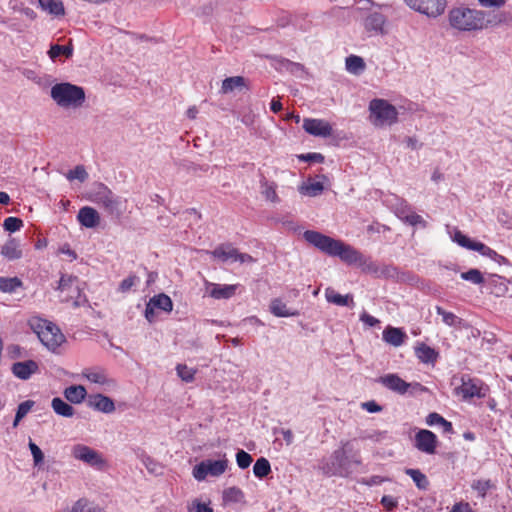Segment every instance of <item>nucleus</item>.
Wrapping results in <instances>:
<instances>
[{
	"instance_id": "1",
	"label": "nucleus",
	"mask_w": 512,
	"mask_h": 512,
	"mask_svg": "<svg viewBox=\"0 0 512 512\" xmlns=\"http://www.w3.org/2000/svg\"><path fill=\"white\" fill-rule=\"evenodd\" d=\"M505 20L506 15L503 12H485L466 7L454 8L449 12L450 25L459 31L482 30L500 25Z\"/></svg>"
},
{
	"instance_id": "2",
	"label": "nucleus",
	"mask_w": 512,
	"mask_h": 512,
	"mask_svg": "<svg viewBox=\"0 0 512 512\" xmlns=\"http://www.w3.org/2000/svg\"><path fill=\"white\" fill-rule=\"evenodd\" d=\"M303 238L322 253L331 257H339L348 265H357L363 259V254L353 246L321 232L306 230L303 233Z\"/></svg>"
},
{
	"instance_id": "3",
	"label": "nucleus",
	"mask_w": 512,
	"mask_h": 512,
	"mask_svg": "<svg viewBox=\"0 0 512 512\" xmlns=\"http://www.w3.org/2000/svg\"><path fill=\"white\" fill-rule=\"evenodd\" d=\"M50 96L62 108H80L86 100L84 89L69 82L52 86Z\"/></svg>"
},
{
	"instance_id": "4",
	"label": "nucleus",
	"mask_w": 512,
	"mask_h": 512,
	"mask_svg": "<svg viewBox=\"0 0 512 512\" xmlns=\"http://www.w3.org/2000/svg\"><path fill=\"white\" fill-rule=\"evenodd\" d=\"M88 199L101 207L107 215L119 218L122 215V201L103 183H95Z\"/></svg>"
},
{
	"instance_id": "5",
	"label": "nucleus",
	"mask_w": 512,
	"mask_h": 512,
	"mask_svg": "<svg viewBox=\"0 0 512 512\" xmlns=\"http://www.w3.org/2000/svg\"><path fill=\"white\" fill-rule=\"evenodd\" d=\"M41 343L51 352L57 353L59 347L66 341L60 328L51 321L39 319L35 327Z\"/></svg>"
},
{
	"instance_id": "6",
	"label": "nucleus",
	"mask_w": 512,
	"mask_h": 512,
	"mask_svg": "<svg viewBox=\"0 0 512 512\" xmlns=\"http://www.w3.org/2000/svg\"><path fill=\"white\" fill-rule=\"evenodd\" d=\"M371 123L375 126L391 125L397 120L396 108L384 99H373L369 103Z\"/></svg>"
},
{
	"instance_id": "7",
	"label": "nucleus",
	"mask_w": 512,
	"mask_h": 512,
	"mask_svg": "<svg viewBox=\"0 0 512 512\" xmlns=\"http://www.w3.org/2000/svg\"><path fill=\"white\" fill-rule=\"evenodd\" d=\"M350 442L343 443V446L337 450H335L331 455L332 463L325 464L322 467L324 474L328 476H342L347 477L352 473V469H350V462L347 456V452L349 450Z\"/></svg>"
},
{
	"instance_id": "8",
	"label": "nucleus",
	"mask_w": 512,
	"mask_h": 512,
	"mask_svg": "<svg viewBox=\"0 0 512 512\" xmlns=\"http://www.w3.org/2000/svg\"><path fill=\"white\" fill-rule=\"evenodd\" d=\"M228 467V460L224 456L219 460H203L193 467L192 475L197 481H203L208 475L219 477Z\"/></svg>"
},
{
	"instance_id": "9",
	"label": "nucleus",
	"mask_w": 512,
	"mask_h": 512,
	"mask_svg": "<svg viewBox=\"0 0 512 512\" xmlns=\"http://www.w3.org/2000/svg\"><path fill=\"white\" fill-rule=\"evenodd\" d=\"M489 392V386L478 378L462 376L461 385L456 388L457 395L462 396L464 400L474 397L484 398Z\"/></svg>"
},
{
	"instance_id": "10",
	"label": "nucleus",
	"mask_w": 512,
	"mask_h": 512,
	"mask_svg": "<svg viewBox=\"0 0 512 512\" xmlns=\"http://www.w3.org/2000/svg\"><path fill=\"white\" fill-rule=\"evenodd\" d=\"M71 454L75 459L97 469H102L106 465L100 452L84 444L74 445Z\"/></svg>"
},
{
	"instance_id": "11",
	"label": "nucleus",
	"mask_w": 512,
	"mask_h": 512,
	"mask_svg": "<svg viewBox=\"0 0 512 512\" xmlns=\"http://www.w3.org/2000/svg\"><path fill=\"white\" fill-rule=\"evenodd\" d=\"M453 240L460 245L469 250L477 251L481 255L489 257L493 260H497L498 258H502L495 250L491 249L487 245L482 242L475 241L464 235L461 231L457 230L454 233Z\"/></svg>"
},
{
	"instance_id": "12",
	"label": "nucleus",
	"mask_w": 512,
	"mask_h": 512,
	"mask_svg": "<svg viewBox=\"0 0 512 512\" xmlns=\"http://www.w3.org/2000/svg\"><path fill=\"white\" fill-rule=\"evenodd\" d=\"M387 18L380 12L369 13L364 21L363 26L370 36L372 35H385L387 33L386 26Z\"/></svg>"
},
{
	"instance_id": "13",
	"label": "nucleus",
	"mask_w": 512,
	"mask_h": 512,
	"mask_svg": "<svg viewBox=\"0 0 512 512\" xmlns=\"http://www.w3.org/2000/svg\"><path fill=\"white\" fill-rule=\"evenodd\" d=\"M238 285L216 284L205 280V291L213 299H230L236 294Z\"/></svg>"
},
{
	"instance_id": "14",
	"label": "nucleus",
	"mask_w": 512,
	"mask_h": 512,
	"mask_svg": "<svg viewBox=\"0 0 512 512\" xmlns=\"http://www.w3.org/2000/svg\"><path fill=\"white\" fill-rule=\"evenodd\" d=\"M303 129L310 135L317 137H329L332 134L331 125L322 119L305 118Z\"/></svg>"
},
{
	"instance_id": "15",
	"label": "nucleus",
	"mask_w": 512,
	"mask_h": 512,
	"mask_svg": "<svg viewBox=\"0 0 512 512\" xmlns=\"http://www.w3.org/2000/svg\"><path fill=\"white\" fill-rule=\"evenodd\" d=\"M387 389L396 392L400 395H404L411 388V384L401 379L397 374H386L378 379Z\"/></svg>"
},
{
	"instance_id": "16",
	"label": "nucleus",
	"mask_w": 512,
	"mask_h": 512,
	"mask_svg": "<svg viewBox=\"0 0 512 512\" xmlns=\"http://www.w3.org/2000/svg\"><path fill=\"white\" fill-rule=\"evenodd\" d=\"M438 445L437 436L430 430H418V450L427 454H434Z\"/></svg>"
},
{
	"instance_id": "17",
	"label": "nucleus",
	"mask_w": 512,
	"mask_h": 512,
	"mask_svg": "<svg viewBox=\"0 0 512 512\" xmlns=\"http://www.w3.org/2000/svg\"><path fill=\"white\" fill-rule=\"evenodd\" d=\"M446 7V0H418V12L429 17H437Z\"/></svg>"
},
{
	"instance_id": "18",
	"label": "nucleus",
	"mask_w": 512,
	"mask_h": 512,
	"mask_svg": "<svg viewBox=\"0 0 512 512\" xmlns=\"http://www.w3.org/2000/svg\"><path fill=\"white\" fill-rule=\"evenodd\" d=\"M88 406L94 410L107 414L115 411L114 401L103 394L91 395L88 399Z\"/></svg>"
},
{
	"instance_id": "19",
	"label": "nucleus",
	"mask_w": 512,
	"mask_h": 512,
	"mask_svg": "<svg viewBox=\"0 0 512 512\" xmlns=\"http://www.w3.org/2000/svg\"><path fill=\"white\" fill-rule=\"evenodd\" d=\"M38 369V364L34 360L16 362L11 368L12 373L21 380H28Z\"/></svg>"
},
{
	"instance_id": "20",
	"label": "nucleus",
	"mask_w": 512,
	"mask_h": 512,
	"mask_svg": "<svg viewBox=\"0 0 512 512\" xmlns=\"http://www.w3.org/2000/svg\"><path fill=\"white\" fill-rule=\"evenodd\" d=\"M77 220L86 228H94L100 223V215L96 209L90 206L80 208L77 214Z\"/></svg>"
},
{
	"instance_id": "21",
	"label": "nucleus",
	"mask_w": 512,
	"mask_h": 512,
	"mask_svg": "<svg viewBox=\"0 0 512 512\" xmlns=\"http://www.w3.org/2000/svg\"><path fill=\"white\" fill-rule=\"evenodd\" d=\"M325 298L327 302L337 306L353 307L355 305L351 294L341 295L331 287L325 289Z\"/></svg>"
},
{
	"instance_id": "22",
	"label": "nucleus",
	"mask_w": 512,
	"mask_h": 512,
	"mask_svg": "<svg viewBox=\"0 0 512 512\" xmlns=\"http://www.w3.org/2000/svg\"><path fill=\"white\" fill-rule=\"evenodd\" d=\"M382 338L386 343L399 347L405 342L407 336L400 328L388 326L384 329Z\"/></svg>"
},
{
	"instance_id": "23",
	"label": "nucleus",
	"mask_w": 512,
	"mask_h": 512,
	"mask_svg": "<svg viewBox=\"0 0 512 512\" xmlns=\"http://www.w3.org/2000/svg\"><path fill=\"white\" fill-rule=\"evenodd\" d=\"M438 358L439 352L436 349L426 345L425 343L418 344V360L422 363L434 367Z\"/></svg>"
},
{
	"instance_id": "24",
	"label": "nucleus",
	"mask_w": 512,
	"mask_h": 512,
	"mask_svg": "<svg viewBox=\"0 0 512 512\" xmlns=\"http://www.w3.org/2000/svg\"><path fill=\"white\" fill-rule=\"evenodd\" d=\"M38 6L45 12L55 17L65 15L64 4L61 0H38Z\"/></svg>"
},
{
	"instance_id": "25",
	"label": "nucleus",
	"mask_w": 512,
	"mask_h": 512,
	"mask_svg": "<svg viewBox=\"0 0 512 512\" xmlns=\"http://www.w3.org/2000/svg\"><path fill=\"white\" fill-rule=\"evenodd\" d=\"M65 398L73 404H80L87 396V391L82 385H72L64 390Z\"/></svg>"
},
{
	"instance_id": "26",
	"label": "nucleus",
	"mask_w": 512,
	"mask_h": 512,
	"mask_svg": "<svg viewBox=\"0 0 512 512\" xmlns=\"http://www.w3.org/2000/svg\"><path fill=\"white\" fill-rule=\"evenodd\" d=\"M1 254L8 260L20 259L22 257V251L19 247V242L15 238H9L2 246Z\"/></svg>"
},
{
	"instance_id": "27",
	"label": "nucleus",
	"mask_w": 512,
	"mask_h": 512,
	"mask_svg": "<svg viewBox=\"0 0 512 512\" xmlns=\"http://www.w3.org/2000/svg\"><path fill=\"white\" fill-rule=\"evenodd\" d=\"M148 303L155 309H159L167 313H170L173 309V302L171 298L164 293L154 295L149 299Z\"/></svg>"
},
{
	"instance_id": "28",
	"label": "nucleus",
	"mask_w": 512,
	"mask_h": 512,
	"mask_svg": "<svg viewBox=\"0 0 512 512\" xmlns=\"http://www.w3.org/2000/svg\"><path fill=\"white\" fill-rule=\"evenodd\" d=\"M426 424L428 426H441L442 432L445 434H452L454 432L452 423L447 421L444 417L436 412L430 413L426 417Z\"/></svg>"
},
{
	"instance_id": "29",
	"label": "nucleus",
	"mask_w": 512,
	"mask_h": 512,
	"mask_svg": "<svg viewBox=\"0 0 512 512\" xmlns=\"http://www.w3.org/2000/svg\"><path fill=\"white\" fill-rule=\"evenodd\" d=\"M270 311L276 317H291L298 315V311H291L287 305L278 298H275L271 301Z\"/></svg>"
},
{
	"instance_id": "30",
	"label": "nucleus",
	"mask_w": 512,
	"mask_h": 512,
	"mask_svg": "<svg viewBox=\"0 0 512 512\" xmlns=\"http://www.w3.org/2000/svg\"><path fill=\"white\" fill-rule=\"evenodd\" d=\"M51 407L56 414L67 418L72 417L75 413L74 408L60 397L52 399Z\"/></svg>"
},
{
	"instance_id": "31",
	"label": "nucleus",
	"mask_w": 512,
	"mask_h": 512,
	"mask_svg": "<svg viewBox=\"0 0 512 512\" xmlns=\"http://www.w3.org/2000/svg\"><path fill=\"white\" fill-rule=\"evenodd\" d=\"M487 284L489 285L490 292L496 296H502L508 290L505 279L498 275H491L487 280Z\"/></svg>"
},
{
	"instance_id": "32",
	"label": "nucleus",
	"mask_w": 512,
	"mask_h": 512,
	"mask_svg": "<svg viewBox=\"0 0 512 512\" xmlns=\"http://www.w3.org/2000/svg\"><path fill=\"white\" fill-rule=\"evenodd\" d=\"M222 498L225 504L243 503L245 501V494L240 488L233 486L223 491Z\"/></svg>"
},
{
	"instance_id": "33",
	"label": "nucleus",
	"mask_w": 512,
	"mask_h": 512,
	"mask_svg": "<svg viewBox=\"0 0 512 512\" xmlns=\"http://www.w3.org/2000/svg\"><path fill=\"white\" fill-rule=\"evenodd\" d=\"M23 287V282L18 277H0V291L12 294Z\"/></svg>"
},
{
	"instance_id": "34",
	"label": "nucleus",
	"mask_w": 512,
	"mask_h": 512,
	"mask_svg": "<svg viewBox=\"0 0 512 512\" xmlns=\"http://www.w3.org/2000/svg\"><path fill=\"white\" fill-rule=\"evenodd\" d=\"M210 254L223 262L228 261L229 259L234 260L237 255V249L229 246V245H220L216 247Z\"/></svg>"
},
{
	"instance_id": "35",
	"label": "nucleus",
	"mask_w": 512,
	"mask_h": 512,
	"mask_svg": "<svg viewBox=\"0 0 512 512\" xmlns=\"http://www.w3.org/2000/svg\"><path fill=\"white\" fill-rule=\"evenodd\" d=\"M245 87V78L242 76L227 77L223 80L221 92L224 94L230 93L235 89Z\"/></svg>"
},
{
	"instance_id": "36",
	"label": "nucleus",
	"mask_w": 512,
	"mask_h": 512,
	"mask_svg": "<svg viewBox=\"0 0 512 512\" xmlns=\"http://www.w3.org/2000/svg\"><path fill=\"white\" fill-rule=\"evenodd\" d=\"M73 50L72 40H69L68 45L52 44L48 51V55L52 60H55L60 55L70 58L73 55Z\"/></svg>"
},
{
	"instance_id": "37",
	"label": "nucleus",
	"mask_w": 512,
	"mask_h": 512,
	"mask_svg": "<svg viewBox=\"0 0 512 512\" xmlns=\"http://www.w3.org/2000/svg\"><path fill=\"white\" fill-rule=\"evenodd\" d=\"M346 69L353 74H359L365 69V62L363 58L356 55H350L345 61Z\"/></svg>"
},
{
	"instance_id": "38",
	"label": "nucleus",
	"mask_w": 512,
	"mask_h": 512,
	"mask_svg": "<svg viewBox=\"0 0 512 512\" xmlns=\"http://www.w3.org/2000/svg\"><path fill=\"white\" fill-rule=\"evenodd\" d=\"M271 472V465L269 461L261 457L256 460L254 466H253V473L256 477L262 479L266 477Z\"/></svg>"
},
{
	"instance_id": "39",
	"label": "nucleus",
	"mask_w": 512,
	"mask_h": 512,
	"mask_svg": "<svg viewBox=\"0 0 512 512\" xmlns=\"http://www.w3.org/2000/svg\"><path fill=\"white\" fill-rule=\"evenodd\" d=\"M436 312L442 317V322L450 327H455L461 323V319L454 313L444 310L440 306H436Z\"/></svg>"
},
{
	"instance_id": "40",
	"label": "nucleus",
	"mask_w": 512,
	"mask_h": 512,
	"mask_svg": "<svg viewBox=\"0 0 512 512\" xmlns=\"http://www.w3.org/2000/svg\"><path fill=\"white\" fill-rule=\"evenodd\" d=\"M35 402L32 400H26L18 405L13 426L16 427L18 423L30 412Z\"/></svg>"
},
{
	"instance_id": "41",
	"label": "nucleus",
	"mask_w": 512,
	"mask_h": 512,
	"mask_svg": "<svg viewBox=\"0 0 512 512\" xmlns=\"http://www.w3.org/2000/svg\"><path fill=\"white\" fill-rule=\"evenodd\" d=\"M357 266L362 268L363 271L373 273L375 275L384 274V271H380L378 265L374 261H372L370 257H367L364 254L363 259L358 262Z\"/></svg>"
},
{
	"instance_id": "42",
	"label": "nucleus",
	"mask_w": 512,
	"mask_h": 512,
	"mask_svg": "<svg viewBox=\"0 0 512 512\" xmlns=\"http://www.w3.org/2000/svg\"><path fill=\"white\" fill-rule=\"evenodd\" d=\"M66 178L69 181L79 180L80 182H84L88 178V173L83 165H77L74 169L66 173Z\"/></svg>"
},
{
	"instance_id": "43",
	"label": "nucleus",
	"mask_w": 512,
	"mask_h": 512,
	"mask_svg": "<svg viewBox=\"0 0 512 512\" xmlns=\"http://www.w3.org/2000/svg\"><path fill=\"white\" fill-rule=\"evenodd\" d=\"M460 277L463 280L469 281V282H471L473 284H477V285L485 282L483 274L478 269H470L466 272H462Z\"/></svg>"
},
{
	"instance_id": "44",
	"label": "nucleus",
	"mask_w": 512,
	"mask_h": 512,
	"mask_svg": "<svg viewBox=\"0 0 512 512\" xmlns=\"http://www.w3.org/2000/svg\"><path fill=\"white\" fill-rule=\"evenodd\" d=\"M472 489L478 493V496L484 498L487 492L494 487L491 480H475L472 485Z\"/></svg>"
},
{
	"instance_id": "45",
	"label": "nucleus",
	"mask_w": 512,
	"mask_h": 512,
	"mask_svg": "<svg viewBox=\"0 0 512 512\" xmlns=\"http://www.w3.org/2000/svg\"><path fill=\"white\" fill-rule=\"evenodd\" d=\"M396 215L399 219L403 220L404 222L408 223L411 226L416 225V213L414 211H411L410 209H407L406 207H401L397 209Z\"/></svg>"
},
{
	"instance_id": "46",
	"label": "nucleus",
	"mask_w": 512,
	"mask_h": 512,
	"mask_svg": "<svg viewBox=\"0 0 512 512\" xmlns=\"http://www.w3.org/2000/svg\"><path fill=\"white\" fill-rule=\"evenodd\" d=\"M177 375L185 382L189 383L194 380L196 371L187 367L184 364H178L176 366Z\"/></svg>"
},
{
	"instance_id": "47",
	"label": "nucleus",
	"mask_w": 512,
	"mask_h": 512,
	"mask_svg": "<svg viewBox=\"0 0 512 512\" xmlns=\"http://www.w3.org/2000/svg\"><path fill=\"white\" fill-rule=\"evenodd\" d=\"M83 375L92 383L103 385L107 382L106 374L102 370L86 371Z\"/></svg>"
},
{
	"instance_id": "48",
	"label": "nucleus",
	"mask_w": 512,
	"mask_h": 512,
	"mask_svg": "<svg viewBox=\"0 0 512 512\" xmlns=\"http://www.w3.org/2000/svg\"><path fill=\"white\" fill-rule=\"evenodd\" d=\"M3 227L6 231L13 233L23 227V221L18 217L10 216L4 220Z\"/></svg>"
},
{
	"instance_id": "49",
	"label": "nucleus",
	"mask_w": 512,
	"mask_h": 512,
	"mask_svg": "<svg viewBox=\"0 0 512 512\" xmlns=\"http://www.w3.org/2000/svg\"><path fill=\"white\" fill-rule=\"evenodd\" d=\"M252 461H253V459H252L251 455L249 453H247L246 451L239 450L236 453V462H237V465L239 466V468H241V469L248 468L251 465Z\"/></svg>"
},
{
	"instance_id": "50",
	"label": "nucleus",
	"mask_w": 512,
	"mask_h": 512,
	"mask_svg": "<svg viewBox=\"0 0 512 512\" xmlns=\"http://www.w3.org/2000/svg\"><path fill=\"white\" fill-rule=\"evenodd\" d=\"M71 512H102V510L98 507H90L86 500L79 499L73 505Z\"/></svg>"
},
{
	"instance_id": "51",
	"label": "nucleus",
	"mask_w": 512,
	"mask_h": 512,
	"mask_svg": "<svg viewBox=\"0 0 512 512\" xmlns=\"http://www.w3.org/2000/svg\"><path fill=\"white\" fill-rule=\"evenodd\" d=\"M388 481H391V479L389 477L374 475V476H371L368 478H361L360 480H358V483L371 487V486L380 485V484H382L384 482H388Z\"/></svg>"
},
{
	"instance_id": "52",
	"label": "nucleus",
	"mask_w": 512,
	"mask_h": 512,
	"mask_svg": "<svg viewBox=\"0 0 512 512\" xmlns=\"http://www.w3.org/2000/svg\"><path fill=\"white\" fill-rule=\"evenodd\" d=\"M139 281V278L136 275H129L125 279H123L118 287V290L122 293L128 292L135 284Z\"/></svg>"
},
{
	"instance_id": "53",
	"label": "nucleus",
	"mask_w": 512,
	"mask_h": 512,
	"mask_svg": "<svg viewBox=\"0 0 512 512\" xmlns=\"http://www.w3.org/2000/svg\"><path fill=\"white\" fill-rule=\"evenodd\" d=\"M302 189L305 190L306 194H308L309 196L314 197V196H317V195H319V194H321L323 192L324 185L321 182H313V183H310V184L306 185Z\"/></svg>"
},
{
	"instance_id": "54",
	"label": "nucleus",
	"mask_w": 512,
	"mask_h": 512,
	"mask_svg": "<svg viewBox=\"0 0 512 512\" xmlns=\"http://www.w3.org/2000/svg\"><path fill=\"white\" fill-rule=\"evenodd\" d=\"M76 281V277L62 275L57 286V290L64 292L70 290L73 286V282Z\"/></svg>"
},
{
	"instance_id": "55",
	"label": "nucleus",
	"mask_w": 512,
	"mask_h": 512,
	"mask_svg": "<svg viewBox=\"0 0 512 512\" xmlns=\"http://www.w3.org/2000/svg\"><path fill=\"white\" fill-rule=\"evenodd\" d=\"M29 449L33 456L34 465H39L43 462L44 454L41 449L31 440L29 441Z\"/></svg>"
},
{
	"instance_id": "56",
	"label": "nucleus",
	"mask_w": 512,
	"mask_h": 512,
	"mask_svg": "<svg viewBox=\"0 0 512 512\" xmlns=\"http://www.w3.org/2000/svg\"><path fill=\"white\" fill-rule=\"evenodd\" d=\"M299 160L304 162H316V163H322L324 162V156L321 153H307V154H301L298 156Z\"/></svg>"
},
{
	"instance_id": "57",
	"label": "nucleus",
	"mask_w": 512,
	"mask_h": 512,
	"mask_svg": "<svg viewBox=\"0 0 512 512\" xmlns=\"http://www.w3.org/2000/svg\"><path fill=\"white\" fill-rule=\"evenodd\" d=\"M281 63V67L285 68L286 70L290 71L291 73H298V72H301L303 71L304 67L299 64V63H295V62H292L290 60H287V59H283L280 61Z\"/></svg>"
},
{
	"instance_id": "58",
	"label": "nucleus",
	"mask_w": 512,
	"mask_h": 512,
	"mask_svg": "<svg viewBox=\"0 0 512 512\" xmlns=\"http://www.w3.org/2000/svg\"><path fill=\"white\" fill-rule=\"evenodd\" d=\"M359 438L362 439V440L369 439V440H372V441H375V442H379V441H381L382 439L385 438V433L378 432V431H373V432L364 431L363 433H361Z\"/></svg>"
},
{
	"instance_id": "59",
	"label": "nucleus",
	"mask_w": 512,
	"mask_h": 512,
	"mask_svg": "<svg viewBox=\"0 0 512 512\" xmlns=\"http://www.w3.org/2000/svg\"><path fill=\"white\" fill-rule=\"evenodd\" d=\"M360 321H362L364 324H366L370 327H374L380 323V321L377 318H375L374 316H372L366 312H363L360 315Z\"/></svg>"
},
{
	"instance_id": "60",
	"label": "nucleus",
	"mask_w": 512,
	"mask_h": 512,
	"mask_svg": "<svg viewBox=\"0 0 512 512\" xmlns=\"http://www.w3.org/2000/svg\"><path fill=\"white\" fill-rule=\"evenodd\" d=\"M450 512H474L468 502L455 503Z\"/></svg>"
},
{
	"instance_id": "61",
	"label": "nucleus",
	"mask_w": 512,
	"mask_h": 512,
	"mask_svg": "<svg viewBox=\"0 0 512 512\" xmlns=\"http://www.w3.org/2000/svg\"><path fill=\"white\" fill-rule=\"evenodd\" d=\"M362 408L369 413H377L382 410V407L373 400L362 403Z\"/></svg>"
},
{
	"instance_id": "62",
	"label": "nucleus",
	"mask_w": 512,
	"mask_h": 512,
	"mask_svg": "<svg viewBox=\"0 0 512 512\" xmlns=\"http://www.w3.org/2000/svg\"><path fill=\"white\" fill-rule=\"evenodd\" d=\"M381 504L387 510L390 511V510H392L393 508H395L397 506V500L394 497H392V496L385 495L381 499Z\"/></svg>"
},
{
	"instance_id": "63",
	"label": "nucleus",
	"mask_w": 512,
	"mask_h": 512,
	"mask_svg": "<svg viewBox=\"0 0 512 512\" xmlns=\"http://www.w3.org/2000/svg\"><path fill=\"white\" fill-rule=\"evenodd\" d=\"M155 308L153 306H150V304L147 302L146 308H145V318L149 323H153L156 318Z\"/></svg>"
},
{
	"instance_id": "64",
	"label": "nucleus",
	"mask_w": 512,
	"mask_h": 512,
	"mask_svg": "<svg viewBox=\"0 0 512 512\" xmlns=\"http://www.w3.org/2000/svg\"><path fill=\"white\" fill-rule=\"evenodd\" d=\"M190 512H213V509L206 504L196 502L193 504V507L190 509Z\"/></svg>"
}]
</instances>
